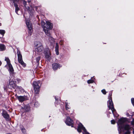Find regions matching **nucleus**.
Segmentation results:
<instances>
[{
	"instance_id": "obj_1",
	"label": "nucleus",
	"mask_w": 134,
	"mask_h": 134,
	"mask_svg": "<svg viewBox=\"0 0 134 134\" xmlns=\"http://www.w3.org/2000/svg\"><path fill=\"white\" fill-rule=\"evenodd\" d=\"M46 24L43 21H42L41 22V25H42L43 30L46 35L49 36H50V33L49 30L52 28V24L49 21L46 22Z\"/></svg>"
},
{
	"instance_id": "obj_2",
	"label": "nucleus",
	"mask_w": 134,
	"mask_h": 134,
	"mask_svg": "<svg viewBox=\"0 0 134 134\" xmlns=\"http://www.w3.org/2000/svg\"><path fill=\"white\" fill-rule=\"evenodd\" d=\"M41 82L38 81L37 82L34 81L33 83V86L34 88L35 92L36 94L38 93L39 92V88H40L39 85H41Z\"/></svg>"
},
{
	"instance_id": "obj_3",
	"label": "nucleus",
	"mask_w": 134,
	"mask_h": 134,
	"mask_svg": "<svg viewBox=\"0 0 134 134\" xmlns=\"http://www.w3.org/2000/svg\"><path fill=\"white\" fill-rule=\"evenodd\" d=\"M17 54L19 62L21 64L23 67H25L26 65V64L25 63L23 60L22 56L20 53V51H18L17 52Z\"/></svg>"
},
{
	"instance_id": "obj_4",
	"label": "nucleus",
	"mask_w": 134,
	"mask_h": 134,
	"mask_svg": "<svg viewBox=\"0 0 134 134\" xmlns=\"http://www.w3.org/2000/svg\"><path fill=\"white\" fill-rule=\"evenodd\" d=\"M108 101V105L109 108V109H111L113 114H114V112L115 111V110L113 106V103L112 101L111 97H110Z\"/></svg>"
},
{
	"instance_id": "obj_5",
	"label": "nucleus",
	"mask_w": 134,
	"mask_h": 134,
	"mask_svg": "<svg viewBox=\"0 0 134 134\" xmlns=\"http://www.w3.org/2000/svg\"><path fill=\"white\" fill-rule=\"evenodd\" d=\"M82 129L83 130L85 134H90L87 132L86 130L83 126L81 124H80L79 125L77 130L79 132H81V130Z\"/></svg>"
},
{
	"instance_id": "obj_6",
	"label": "nucleus",
	"mask_w": 134,
	"mask_h": 134,
	"mask_svg": "<svg viewBox=\"0 0 134 134\" xmlns=\"http://www.w3.org/2000/svg\"><path fill=\"white\" fill-rule=\"evenodd\" d=\"M45 57L48 60L51 59V53L49 49H46L44 52Z\"/></svg>"
},
{
	"instance_id": "obj_7",
	"label": "nucleus",
	"mask_w": 134,
	"mask_h": 134,
	"mask_svg": "<svg viewBox=\"0 0 134 134\" xmlns=\"http://www.w3.org/2000/svg\"><path fill=\"white\" fill-rule=\"evenodd\" d=\"M65 123L66 124L69 126H71L72 127H73V121L69 117H67Z\"/></svg>"
},
{
	"instance_id": "obj_8",
	"label": "nucleus",
	"mask_w": 134,
	"mask_h": 134,
	"mask_svg": "<svg viewBox=\"0 0 134 134\" xmlns=\"http://www.w3.org/2000/svg\"><path fill=\"white\" fill-rule=\"evenodd\" d=\"M127 120L125 118H122L121 119L119 120L118 124V125L119 126V127L120 129L122 128V127L121 126H120L119 125H121L122 124L125 122Z\"/></svg>"
},
{
	"instance_id": "obj_9",
	"label": "nucleus",
	"mask_w": 134,
	"mask_h": 134,
	"mask_svg": "<svg viewBox=\"0 0 134 134\" xmlns=\"http://www.w3.org/2000/svg\"><path fill=\"white\" fill-rule=\"evenodd\" d=\"M16 98L20 102H23L27 99V97L25 96H17Z\"/></svg>"
},
{
	"instance_id": "obj_10",
	"label": "nucleus",
	"mask_w": 134,
	"mask_h": 134,
	"mask_svg": "<svg viewBox=\"0 0 134 134\" xmlns=\"http://www.w3.org/2000/svg\"><path fill=\"white\" fill-rule=\"evenodd\" d=\"M26 23L29 30L30 31H31L32 30V25L31 23L28 22L27 21H26Z\"/></svg>"
},
{
	"instance_id": "obj_11",
	"label": "nucleus",
	"mask_w": 134,
	"mask_h": 134,
	"mask_svg": "<svg viewBox=\"0 0 134 134\" xmlns=\"http://www.w3.org/2000/svg\"><path fill=\"white\" fill-rule=\"evenodd\" d=\"M52 68L54 70H56L58 68L61 67L60 65L57 63H54L52 64Z\"/></svg>"
},
{
	"instance_id": "obj_12",
	"label": "nucleus",
	"mask_w": 134,
	"mask_h": 134,
	"mask_svg": "<svg viewBox=\"0 0 134 134\" xmlns=\"http://www.w3.org/2000/svg\"><path fill=\"white\" fill-rule=\"evenodd\" d=\"M2 115L3 117L8 120H9V115L5 111H3L2 114Z\"/></svg>"
},
{
	"instance_id": "obj_13",
	"label": "nucleus",
	"mask_w": 134,
	"mask_h": 134,
	"mask_svg": "<svg viewBox=\"0 0 134 134\" xmlns=\"http://www.w3.org/2000/svg\"><path fill=\"white\" fill-rule=\"evenodd\" d=\"M9 67L10 72L11 74H13L14 73V69L12 65L11 64H9V65H8Z\"/></svg>"
},
{
	"instance_id": "obj_14",
	"label": "nucleus",
	"mask_w": 134,
	"mask_h": 134,
	"mask_svg": "<svg viewBox=\"0 0 134 134\" xmlns=\"http://www.w3.org/2000/svg\"><path fill=\"white\" fill-rule=\"evenodd\" d=\"M43 50V46H40L36 48V51L38 52H41Z\"/></svg>"
},
{
	"instance_id": "obj_15",
	"label": "nucleus",
	"mask_w": 134,
	"mask_h": 134,
	"mask_svg": "<svg viewBox=\"0 0 134 134\" xmlns=\"http://www.w3.org/2000/svg\"><path fill=\"white\" fill-rule=\"evenodd\" d=\"M9 86L12 88H14L16 86V85L13 81H12L9 83Z\"/></svg>"
},
{
	"instance_id": "obj_16",
	"label": "nucleus",
	"mask_w": 134,
	"mask_h": 134,
	"mask_svg": "<svg viewBox=\"0 0 134 134\" xmlns=\"http://www.w3.org/2000/svg\"><path fill=\"white\" fill-rule=\"evenodd\" d=\"M35 45L36 48L42 46V44L39 41L35 42Z\"/></svg>"
},
{
	"instance_id": "obj_17",
	"label": "nucleus",
	"mask_w": 134,
	"mask_h": 134,
	"mask_svg": "<svg viewBox=\"0 0 134 134\" xmlns=\"http://www.w3.org/2000/svg\"><path fill=\"white\" fill-rule=\"evenodd\" d=\"M5 46L3 44H0V51H3L5 49Z\"/></svg>"
},
{
	"instance_id": "obj_18",
	"label": "nucleus",
	"mask_w": 134,
	"mask_h": 134,
	"mask_svg": "<svg viewBox=\"0 0 134 134\" xmlns=\"http://www.w3.org/2000/svg\"><path fill=\"white\" fill-rule=\"evenodd\" d=\"M14 6L15 7V10L16 13L18 14L17 12L19 10V8L18 7V5L15 3L14 4Z\"/></svg>"
},
{
	"instance_id": "obj_19",
	"label": "nucleus",
	"mask_w": 134,
	"mask_h": 134,
	"mask_svg": "<svg viewBox=\"0 0 134 134\" xmlns=\"http://www.w3.org/2000/svg\"><path fill=\"white\" fill-rule=\"evenodd\" d=\"M5 60L7 62L8 65H9V64H11L10 62V60L8 58L5 57Z\"/></svg>"
},
{
	"instance_id": "obj_20",
	"label": "nucleus",
	"mask_w": 134,
	"mask_h": 134,
	"mask_svg": "<svg viewBox=\"0 0 134 134\" xmlns=\"http://www.w3.org/2000/svg\"><path fill=\"white\" fill-rule=\"evenodd\" d=\"M130 128V126L129 125H126L124 127V129L126 130H129Z\"/></svg>"
},
{
	"instance_id": "obj_21",
	"label": "nucleus",
	"mask_w": 134,
	"mask_h": 134,
	"mask_svg": "<svg viewBox=\"0 0 134 134\" xmlns=\"http://www.w3.org/2000/svg\"><path fill=\"white\" fill-rule=\"evenodd\" d=\"M5 33V31L4 30H0V34L2 35H4Z\"/></svg>"
},
{
	"instance_id": "obj_22",
	"label": "nucleus",
	"mask_w": 134,
	"mask_h": 134,
	"mask_svg": "<svg viewBox=\"0 0 134 134\" xmlns=\"http://www.w3.org/2000/svg\"><path fill=\"white\" fill-rule=\"evenodd\" d=\"M49 40L51 43H53L54 41L53 38L52 37H49Z\"/></svg>"
},
{
	"instance_id": "obj_23",
	"label": "nucleus",
	"mask_w": 134,
	"mask_h": 134,
	"mask_svg": "<svg viewBox=\"0 0 134 134\" xmlns=\"http://www.w3.org/2000/svg\"><path fill=\"white\" fill-rule=\"evenodd\" d=\"M93 82V81L92 80H88L87 83H92Z\"/></svg>"
},
{
	"instance_id": "obj_24",
	"label": "nucleus",
	"mask_w": 134,
	"mask_h": 134,
	"mask_svg": "<svg viewBox=\"0 0 134 134\" xmlns=\"http://www.w3.org/2000/svg\"><path fill=\"white\" fill-rule=\"evenodd\" d=\"M102 93L104 94H105L106 93V92L105 91V90L104 89H103L102 90Z\"/></svg>"
},
{
	"instance_id": "obj_25",
	"label": "nucleus",
	"mask_w": 134,
	"mask_h": 134,
	"mask_svg": "<svg viewBox=\"0 0 134 134\" xmlns=\"http://www.w3.org/2000/svg\"><path fill=\"white\" fill-rule=\"evenodd\" d=\"M58 49V46L57 43H56V45L55 47V50Z\"/></svg>"
},
{
	"instance_id": "obj_26",
	"label": "nucleus",
	"mask_w": 134,
	"mask_h": 134,
	"mask_svg": "<svg viewBox=\"0 0 134 134\" xmlns=\"http://www.w3.org/2000/svg\"><path fill=\"white\" fill-rule=\"evenodd\" d=\"M131 102L133 105H134V98H132L131 99Z\"/></svg>"
},
{
	"instance_id": "obj_27",
	"label": "nucleus",
	"mask_w": 134,
	"mask_h": 134,
	"mask_svg": "<svg viewBox=\"0 0 134 134\" xmlns=\"http://www.w3.org/2000/svg\"><path fill=\"white\" fill-rule=\"evenodd\" d=\"M40 59V57H38L36 58V61L37 62H39Z\"/></svg>"
},
{
	"instance_id": "obj_28",
	"label": "nucleus",
	"mask_w": 134,
	"mask_h": 134,
	"mask_svg": "<svg viewBox=\"0 0 134 134\" xmlns=\"http://www.w3.org/2000/svg\"><path fill=\"white\" fill-rule=\"evenodd\" d=\"M55 51L56 53V54L57 55H58L59 54V51H58V49H56Z\"/></svg>"
},
{
	"instance_id": "obj_29",
	"label": "nucleus",
	"mask_w": 134,
	"mask_h": 134,
	"mask_svg": "<svg viewBox=\"0 0 134 134\" xmlns=\"http://www.w3.org/2000/svg\"><path fill=\"white\" fill-rule=\"evenodd\" d=\"M130 131L128 130H127L126 132L124 134H130Z\"/></svg>"
},
{
	"instance_id": "obj_30",
	"label": "nucleus",
	"mask_w": 134,
	"mask_h": 134,
	"mask_svg": "<svg viewBox=\"0 0 134 134\" xmlns=\"http://www.w3.org/2000/svg\"><path fill=\"white\" fill-rule=\"evenodd\" d=\"M111 122L112 124H114L115 123V121L114 120H112L111 121Z\"/></svg>"
},
{
	"instance_id": "obj_31",
	"label": "nucleus",
	"mask_w": 134,
	"mask_h": 134,
	"mask_svg": "<svg viewBox=\"0 0 134 134\" xmlns=\"http://www.w3.org/2000/svg\"><path fill=\"white\" fill-rule=\"evenodd\" d=\"M132 124L133 125H134V119H133L132 121L131 122Z\"/></svg>"
},
{
	"instance_id": "obj_32",
	"label": "nucleus",
	"mask_w": 134,
	"mask_h": 134,
	"mask_svg": "<svg viewBox=\"0 0 134 134\" xmlns=\"http://www.w3.org/2000/svg\"><path fill=\"white\" fill-rule=\"evenodd\" d=\"M67 104L66 103V110H68V109H69V108L67 107Z\"/></svg>"
},
{
	"instance_id": "obj_33",
	"label": "nucleus",
	"mask_w": 134,
	"mask_h": 134,
	"mask_svg": "<svg viewBox=\"0 0 134 134\" xmlns=\"http://www.w3.org/2000/svg\"><path fill=\"white\" fill-rule=\"evenodd\" d=\"M23 3L25 5V4L26 3V2L25 1H23Z\"/></svg>"
},
{
	"instance_id": "obj_34",
	"label": "nucleus",
	"mask_w": 134,
	"mask_h": 134,
	"mask_svg": "<svg viewBox=\"0 0 134 134\" xmlns=\"http://www.w3.org/2000/svg\"><path fill=\"white\" fill-rule=\"evenodd\" d=\"M14 2L15 3L16 1L18 2L19 1V0H14Z\"/></svg>"
},
{
	"instance_id": "obj_35",
	"label": "nucleus",
	"mask_w": 134,
	"mask_h": 134,
	"mask_svg": "<svg viewBox=\"0 0 134 134\" xmlns=\"http://www.w3.org/2000/svg\"><path fill=\"white\" fill-rule=\"evenodd\" d=\"M21 130L23 131H23H25V129H22Z\"/></svg>"
},
{
	"instance_id": "obj_36",
	"label": "nucleus",
	"mask_w": 134,
	"mask_h": 134,
	"mask_svg": "<svg viewBox=\"0 0 134 134\" xmlns=\"http://www.w3.org/2000/svg\"><path fill=\"white\" fill-rule=\"evenodd\" d=\"M2 64V63L0 61V66Z\"/></svg>"
},
{
	"instance_id": "obj_37",
	"label": "nucleus",
	"mask_w": 134,
	"mask_h": 134,
	"mask_svg": "<svg viewBox=\"0 0 134 134\" xmlns=\"http://www.w3.org/2000/svg\"><path fill=\"white\" fill-rule=\"evenodd\" d=\"M28 2H30V1H28Z\"/></svg>"
}]
</instances>
